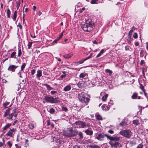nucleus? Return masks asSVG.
Instances as JSON below:
<instances>
[{
  "label": "nucleus",
  "mask_w": 148,
  "mask_h": 148,
  "mask_svg": "<svg viewBox=\"0 0 148 148\" xmlns=\"http://www.w3.org/2000/svg\"><path fill=\"white\" fill-rule=\"evenodd\" d=\"M92 55V53H91L90 54V55L89 56H88L87 57L83 59L82 60H81L79 61V62H78V63L80 64L83 63L85 61L91 58Z\"/></svg>",
  "instance_id": "9d476101"
},
{
  "label": "nucleus",
  "mask_w": 148,
  "mask_h": 148,
  "mask_svg": "<svg viewBox=\"0 0 148 148\" xmlns=\"http://www.w3.org/2000/svg\"><path fill=\"white\" fill-rule=\"evenodd\" d=\"M108 96V94H106L105 95L103 96L102 98V101H106Z\"/></svg>",
  "instance_id": "412c9836"
},
{
  "label": "nucleus",
  "mask_w": 148,
  "mask_h": 148,
  "mask_svg": "<svg viewBox=\"0 0 148 148\" xmlns=\"http://www.w3.org/2000/svg\"><path fill=\"white\" fill-rule=\"evenodd\" d=\"M109 109H110L109 107V106H107L106 107V108H105V110H109Z\"/></svg>",
  "instance_id": "0e129e2a"
},
{
  "label": "nucleus",
  "mask_w": 148,
  "mask_h": 148,
  "mask_svg": "<svg viewBox=\"0 0 148 148\" xmlns=\"http://www.w3.org/2000/svg\"><path fill=\"white\" fill-rule=\"evenodd\" d=\"M120 125L121 126H123L126 125V123L125 122L123 121L120 124Z\"/></svg>",
  "instance_id": "a18cd8bd"
},
{
  "label": "nucleus",
  "mask_w": 148,
  "mask_h": 148,
  "mask_svg": "<svg viewBox=\"0 0 148 148\" xmlns=\"http://www.w3.org/2000/svg\"><path fill=\"white\" fill-rule=\"evenodd\" d=\"M135 44L136 46H138L139 43L138 42H136L135 43Z\"/></svg>",
  "instance_id": "774afa93"
},
{
  "label": "nucleus",
  "mask_w": 148,
  "mask_h": 148,
  "mask_svg": "<svg viewBox=\"0 0 148 148\" xmlns=\"http://www.w3.org/2000/svg\"><path fill=\"white\" fill-rule=\"evenodd\" d=\"M119 134L125 137L129 138L131 137L132 133L129 130H125L121 131Z\"/></svg>",
  "instance_id": "423d86ee"
},
{
  "label": "nucleus",
  "mask_w": 148,
  "mask_h": 148,
  "mask_svg": "<svg viewBox=\"0 0 148 148\" xmlns=\"http://www.w3.org/2000/svg\"><path fill=\"white\" fill-rule=\"evenodd\" d=\"M16 130L14 128L10 129L9 130L7 133L5 135L8 136L10 137H13L15 134V130Z\"/></svg>",
  "instance_id": "0eeeda50"
},
{
  "label": "nucleus",
  "mask_w": 148,
  "mask_h": 148,
  "mask_svg": "<svg viewBox=\"0 0 148 148\" xmlns=\"http://www.w3.org/2000/svg\"><path fill=\"white\" fill-rule=\"evenodd\" d=\"M16 7L17 8V9H18V8L20 6V3H17L16 2Z\"/></svg>",
  "instance_id": "6e6d98bb"
},
{
  "label": "nucleus",
  "mask_w": 148,
  "mask_h": 148,
  "mask_svg": "<svg viewBox=\"0 0 148 148\" xmlns=\"http://www.w3.org/2000/svg\"><path fill=\"white\" fill-rule=\"evenodd\" d=\"M32 43H33L32 42H29L28 43V44L27 45L28 46V49H30L31 48V47L32 45Z\"/></svg>",
  "instance_id": "79ce46f5"
},
{
  "label": "nucleus",
  "mask_w": 148,
  "mask_h": 148,
  "mask_svg": "<svg viewBox=\"0 0 148 148\" xmlns=\"http://www.w3.org/2000/svg\"><path fill=\"white\" fill-rule=\"evenodd\" d=\"M138 35L136 33H134V34L133 35V37L135 39H136L137 38Z\"/></svg>",
  "instance_id": "49530a36"
},
{
  "label": "nucleus",
  "mask_w": 148,
  "mask_h": 148,
  "mask_svg": "<svg viewBox=\"0 0 148 148\" xmlns=\"http://www.w3.org/2000/svg\"><path fill=\"white\" fill-rule=\"evenodd\" d=\"M63 36V32H62V33H61L60 35V36L59 37V38L61 39L62 38Z\"/></svg>",
  "instance_id": "5fc2aeb1"
},
{
  "label": "nucleus",
  "mask_w": 148,
  "mask_h": 148,
  "mask_svg": "<svg viewBox=\"0 0 148 148\" xmlns=\"http://www.w3.org/2000/svg\"><path fill=\"white\" fill-rule=\"evenodd\" d=\"M29 128L31 129H33L34 127V125L32 124H30L29 125Z\"/></svg>",
  "instance_id": "8fccbe9b"
},
{
  "label": "nucleus",
  "mask_w": 148,
  "mask_h": 148,
  "mask_svg": "<svg viewBox=\"0 0 148 148\" xmlns=\"http://www.w3.org/2000/svg\"><path fill=\"white\" fill-rule=\"evenodd\" d=\"M73 148H82L80 147L78 145H75L73 147Z\"/></svg>",
  "instance_id": "052dcab7"
},
{
  "label": "nucleus",
  "mask_w": 148,
  "mask_h": 148,
  "mask_svg": "<svg viewBox=\"0 0 148 148\" xmlns=\"http://www.w3.org/2000/svg\"><path fill=\"white\" fill-rule=\"evenodd\" d=\"M18 27L20 28L21 29H22V25L20 23H19L18 24Z\"/></svg>",
  "instance_id": "603ef678"
},
{
  "label": "nucleus",
  "mask_w": 148,
  "mask_h": 148,
  "mask_svg": "<svg viewBox=\"0 0 148 148\" xmlns=\"http://www.w3.org/2000/svg\"><path fill=\"white\" fill-rule=\"evenodd\" d=\"M79 138H83V134L81 132H80L79 133Z\"/></svg>",
  "instance_id": "de8ad7c7"
},
{
  "label": "nucleus",
  "mask_w": 148,
  "mask_h": 148,
  "mask_svg": "<svg viewBox=\"0 0 148 148\" xmlns=\"http://www.w3.org/2000/svg\"><path fill=\"white\" fill-rule=\"evenodd\" d=\"M44 100L46 102L51 103H57L60 102V101L57 99L56 98H54L51 96H45Z\"/></svg>",
  "instance_id": "7ed1b4c3"
},
{
  "label": "nucleus",
  "mask_w": 148,
  "mask_h": 148,
  "mask_svg": "<svg viewBox=\"0 0 148 148\" xmlns=\"http://www.w3.org/2000/svg\"><path fill=\"white\" fill-rule=\"evenodd\" d=\"M11 125V124L10 123H8L7 124L3 127V131H4L6 130L8 128H9Z\"/></svg>",
  "instance_id": "dca6fc26"
},
{
  "label": "nucleus",
  "mask_w": 148,
  "mask_h": 148,
  "mask_svg": "<svg viewBox=\"0 0 148 148\" xmlns=\"http://www.w3.org/2000/svg\"><path fill=\"white\" fill-rule=\"evenodd\" d=\"M90 147L91 148H101L99 146L97 145H90Z\"/></svg>",
  "instance_id": "473e14b6"
},
{
  "label": "nucleus",
  "mask_w": 148,
  "mask_h": 148,
  "mask_svg": "<svg viewBox=\"0 0 148 148\" xmlns=\"http://www.w3.org/2000/svg\"><path fill=\"white\" fill-rule=\"evenodd\" d=\"M7 144L9 146L10 148H11L12 145V143H11L10 141H8L7 142Z\"/></svg>",
  "instance_id": "58836bf2"
},
{
  "label": "nucleus",
  "mask_w": 148,
  "mask_h": 148,
  "mask_svg": "<svg viewBox=\"0 0 148 148\" xmlns=\"http://www.w3.org/2000/svg\"><path fill=\"white\" fill-rule=\"evenodd\" d=\"M104 136L103 134H99L96 137V138L100 140H103Z\"/></svg>",
  "instance_id": "f8f14e48"
},
{
  "label": "nucleus",
  "mask_w": 148,
  "mask_h": 148,
  "mask_svg": "<svg viewBox=\"0 0 148 148\" xmlns=\"http://www.w3.org/2000/svg\"><path fill=\"white\" fill-rule=\"evenodd\" d=\"M144 63V61L143 60H141L140 61V64L142 65Z\"/></svg>",
  "instance_id": "bf43d9fd"
},
{
  "label": "nucleus",
  "mask_w": 148,
  "mask_h": 148,
  "mask_svg": "<svg viewBox=\"0 0 148 148\" xmlns=\"http://www.w3.org/2000/svg\"><path fill=\"white\" fill-rule=\"evenodd\" d=\"M17 11H15L14 12V14L13 15V17L12 18V19L14 21H15L16 20V17H17Z\"/></svg>",
  "instance_id": "6ab92c4d"
},
{
  "label": "nucleus",
  "mask_w": 148,
  "mask_h": 148,
  "mask_svg": "<svg viewBox=\"0 0 148 148\" xmlns=\"http://www.w3.org/2000/svg\"><path fill=\"white\" fill-rule=\"evenodd\" d=\"M77 131L75 130H73L72 127L68 128L66 132H63L64 135L68 137H72L77 134Z\"/></svg>",
  "instance_id": "f03ea898"
},
{
  "label": "nucleus",
  "mask_w": 148,
  "mask_h": 148,
  "mask_svg": "<svg viewBox=\"0 0 148 148\" xmlns=\"http://www.w3.org/2000/svg\"><path fill=\"white\" fill-rule=\"evenodd\" d=\"M10 110L11 109L10 108H8L4 112V114L3 116V117H5L7 116L8 115L10 114Z\"/></svg>",
  "instance_id": "ddd939ff"
},
{
  "label": "nucleus",
  "mask_w": 148,
  "mask_h": 148,
  "mask_svg": "<svg viewBox=\"0 0 148 148\" xmlns=\"http://www.w3.org/2000/svg\"><path fill=\"white\" fill-rule=\"evenodd\" d=\"M10 102L6 101L3 103V106L5 108H6L8 107V106L9 105Z\"/></svg>",
  "instance_id": "4be33fe9"
},
{
  "label": "nucleus",
  "mask_w": 148,
  "mask_h": 148,
  "mask_svg": "<svg viewBox=\"0 0 148 148\" xmlns=\"http://www.w3.org/2000/svg\"><path fill=\"white\" fill-rule=\"evenodd\" d=\"M125 49L126 50H128L129 49V47L128 46H126L125 47Z\"/></svg>",
  "instance_id": "4d7b16f0"
},
{
  "label": "nucleus",
  "mask_w": 148,
  "mask_h": 148,
  "mask_svg": "<svg viewBox=\"0 0 148 148\" xmlns=\"http://www.w3.org/2000/svg\"><path fill=\"white\" fill-rule=\"evenodd\" d=\"M73 56L72 54L71 53L64 55V57L65 58H69Z\"/></svg>",
  "instance_id": "a211bd4d"
},
{
  "label": "nucleus",
  "mask_w": 148,
  "mask_h": 148,
  "mask_svg": "<svg viewBox=\"0 0 148 148\" xmlns=\"http://www.w3.org/2000/svg\"><path fill=\"white\" fill-rule=\"evenodd\" d=\"M104 135L107 137V139L112 141V139L113 138V137H112L111 136H108L106 134H105Z\"/></svg>",
  "instance_id": "2f4dec72"
},
{
  "label": "nucleus",
  "mask_w": 148,
  "mask_h": 148,
  "mask_svg": "<svg viewBox=\"0 0 148 148\" xmlns=\"http://www.w3.org/2000/svg\"><path fill=\"white\" fill-rule=\"evenodd\" d=\"M108 132L111 134H112L114 133V132L112 130H109L108 131Z\"/></svg>",
  "instance_id": "13d9d810"
},
{
  "label": "nucleus",
  "mask_w": 148,
  "mask_h": 148,
  "mask_svg": "<svg viewBox=\"0 0 148 148\" xmlns=\"http://www.w3.org/2000/svg\"><path fill=\"white\" fill-rule=\"evenodd\" d=\"M6 13L7 16V17L9 18H10V14H11V12L10 10L9 9H8L7 10Z\"/></svg>",
  "instance_id": "a878e982"
},
{
  "label": "nucleus",
  "mask_w": 148,
  "mask_h": 148,
  "mask_svg": "<svg viewBox=\"0 0 148 148\" xmlns=\"http://www.w3.org/2000/svg\"><path fill=\"white\" fill-rule=\"evenodd\" d=\"M140 88L143 90V91H144L145 90L144 89V87L143 85L141 84H140Z\"/></svg>",
  "instance_id": "c03bdc74"
},
{
  "label": "nucleus",
  "mask_w": 148,
  "mask_h": 148,
  "mask_svg": "<svg viewBox=\"0 0 148 148\" xmlns=\"http://www.w3.org/2000/svg\"><path fill=\"white\" fill-rule=\"evenodd\" d=\"M78 98L80 101L82 103L88 102L89 101V99L84 95L83 93H81L78 94Z\"/></svg>",
  "instance_id": "39448f33"
},
{
  "label": "nucleus",
  "mask_w": 148,
  "mask_h": 148,
  "mask_svg": "<svg viewBox=\"0 0 148 148\" xmlns=\"http://www.w3.org/2000/svg\"><path fill=\"white\" fill-rule=\"evenodd\" d=\"M133 123L135 125H138L140 124L138 120H134L133 121Z\"/></svg>",
  "instance_id": "bb28decb"
},
{
  "label": "nucleus",
  "mask_w": 148,
  "mask_h": 148,
  "mask_svg": "<svg viewBox=\"0 0 148 148\" xmlns=\"http://www.w3.org/2000/svg\"><path fill=\"white\" fill-rule=\"evenodd\" d=\"M109 143L112 147H119L120 144L117 142L110 141L109 142Z\"/></svg>",
  "instance_id": "6e6552de"
},
{
  "label": "nucleus",
  "mask_w": 148,
  "mask_h": 148,
  "mask_svg": "<svg viewBox=\"0 0 148 148\" xmlns=\"http://www.w3.org/2000/svg\"><path fill=\"white\" fill-rule=\"evenodd\" d=\"M35 69H32L31 71V74L32 75H33L35 73Z\"/></svg>",
  "instance_id": "3c124183"
},
{
  "label": "nucleus",
  "mask_w": 148,
  "mask_h": 148,
  "mask_svg": "<svg viewBox=\"0 0 148 148\" xmlns=\"http://www.w3.org/2000/svg\"><path fill=\"white\" fill-rule=\"evenodd\" d=\"M15 146L16 148H21V147L20 145H18L17 144L15 145Z\"/></svg>",
  "instance_id": "864d4df0"
},
{
  "label": "nucleus",
  "mask_w": 148,
  "mask_h": 148,
  "mask_svg": "<svg viewBox=\"0 0 148 148\" xmlns=\"http://www.w3.org/2000/svg\"><path fill=\"white\" fill-rule=\"evenodd\" d=\"M42 14V13L40 11H39L38 13V15L39 16H40Z\"/></svg>",
  "instance_id": "69168bd1"
},
{
  "label": "nucleus",
  "mask_w": 148,
  "mask_h": 148,
  "mask_svg": "<svg viewBox=\"0 0 148 148\" xmlns=\"http://www.w3.org/2000/svg\"><path fill=\"white\" fill-rule=\"evenodd\" d=\"M22 54V52L21 49H18V56L20 57V56Z\"/></svg>",
  "instance_id": "c9c22d12"
},
{
  "label": "nucleus",
  "mask_w": 148,
  "mask_h": 148,
  "mask_svg": "<svg viewBox=\"0 0 148 148\" xmlns=\"http://www.w3.org/2000/svg\"><path fill=\"white\" fill-rule=\"evenodd\" d=\"M96 119L98 120H102V117L99 114H97L96 115Z\"/></svg>",
  "instance_id": "c85d7f7f"
},
{
  "label": "nucleus",
  "mask_w": 148,
  "mask_h": 148,
  "mask_svg": "<svg viewBox=\"0 0 148 148\" xmlns=\"http://www.w3.org/2000/svg\"><path fill=\"white\" fill-rule=\"evenodd\" d=\"M42 72L40 70H38L37 71V74H36V77L37 78H39L42 76Z\"/></svg>",
  "instance_id": "2eb2a0df"
},
{
  "label": "nucleus",
  "mask_w": 148,
  "mask_h": 148,
  "mask_svg": "<svg viewBox=\"0 0 148 148\" xmlns=\"http://www.w3.org/2000/svg\"><path fill=\"white\" fill-rule=\"evenodd\" d=\"M105 72L107 73H109V75L110 76L111 75L112 73V71L109 69H106Z\"/></svg>",
  "instance_id": "7c9ffc66"
},
{
  "label": "nucleus",
  "mask_w": 148,
  "mask_h": 148,
  "mask_svg": "<svg viewBox=\"0 0 148 148\" xmlns=\"http://www.w3.org/2000/svg\"><path fill=\"white\" fill-rule=\"evenodd\" d=\"M18 67V66L14 65H10L8 69V70L12 72H14L15 69Z\"/></svg>",
  "instance_id": "1a4fd4ad"
},
{
  "label": "nucleus",
  "mask_w": 148,
  "mask_h": 148,
  "mask_svg": "<svg viewBox=\"0 0 148 148\" xmlns=\"http://www.w3.org/2000/svg\"><path fill=\"white\" fill-rule=\"evenodd\" d=\"M14 115V114H13V113H12L8 115V116L7 117V119L8 120H9L11 119H12Z\"/></svg>",
  "instance_id": "5701e85b"
},
{
  "label": "nucleus",
  "mask_w": 148,
  "mask_h": 148,
  "mask_svg": "<svg viewBox=\"0 0 148 148\" xmlns=\"http://www.w3.org/2000/svg\"><path fill=\"white\" fill-rule=\"evenodd\" d=\"M77 86L79 88H81L83 86V83L82 82H79L77 84Z\"/></svg>",
  "instance_id": "aec40b11"
},
{
  "label": "nucleus",
  "mask_w": 148,
  "mask_h": 148,
  "mask_svg": "<svg viewBox=\"0 0 148 148\" xmlns=\"http://www.w3.org/2000/svg\"><path fill=\"white\" fill-rule=\"evenodd\" d=\"M120 139V137H118L116 136L113 137V138L112 139V141H117L119 140Z\"/></svg>",
  "instance_id": "b1692460"
},
{
  "label": "nucleus",
  "mask_w": 148,
  "mask_h": 148,
  "mask_svg": "<svg viewBox=\"0 0 148 148\" xmlns=\"http://www.w3.org/2000/svg\"><path fill=\"white\" fill-rule=\"evenodd\" d=\"M16 53L15 52H13L10 55V57L12 58H16Z\"/></svg>",
  "instance_id": "393cba45"
},
{
  "label": "nucleus",
  "mask_w": 148,
  "mask_h": 148,
  "mask_svg": "<svg viewBox=\"0 0 148 148\" xmlns=\"http://www.w3.org/2000/svg\"><path fill=\"white\" fill-rule=\"evenodd\" d=\"M135 29L134 26L133 27L132 29L130 30V31L129 34L131 35H132V33L133 32V31L135 30Z\"/></svg>",
  "instance_id": "72a5a7b5"
},
{
  "label": "nucleus",
  "mask_w": 148,
  "mask_h": 148,
  "mask_svg": "<svg viewBox=\"0 0 148 148\" xmlns=\"http://www.w3.org/2000/svg\"><path fill=\"white\" fill-rule=\"evenodd\" d=\"M137 97V93H134L132 96V98L133 99H136Z\"/></svg>",
  "instance_id": "c756f323"
},
{
  "label": "nucleus",
  "mask_w": 148,
  "mask_h": 148,
  "mask_svg": "<svg viewBox=\"0 0 148 148\" xmlns=\"http://www.w3.org/2000/svg\"><path fill=\"white\" fill-rule=\"evenodd\" d=\"M102 54L100 53H100L99 54H98L97 55V56L96 57L97 58L100 57Z\"/></svg>",
  "instance_id": "680f3d73"
},
{
  "label": "nucleus",
  "mask_w": 148,
  "mask_h": 148,
  "mask_svg": "<svg viewBox=\"0 0 148 148\" xmlns=\"http://www.w3.org/2000/svg\"><path fill=\"white\" fill-rule=\"evenodd\" d=\"M66 75H62L60 76V77L61 78H63L64 77H66Z\"/></svg>",
  "instance_id": "338daca9"
},
{
  "label": "nucleus",
  "mask_w": 148,
  "mask_h": 148,
  "mask_svg": "<svg viewBox=\"0 0 148 148\" xmlns=\"http://www.w3.org/2000/svg\"><path fill=\"white\" fill-rule=\"evenodd\" d=\"M51 94L52 95H53L57 93V91H55L52 90L51 92Z\"/></svg>",
  "instance_id": "09e8293b"
},
{
  "label": "nucleus",
  "mask_w": 148,
  "mask_h": 148,
  "mask_svg": "<svg viewBox=\"0 0 148 148\" xmlns=\"http://www.w3.org/2000/svg\"><path fill=\"white\" fill-rule=\"evenodd\" d=\"M3 142H0V147H5V140L4 138H3L2 139Z\"/></svg>",
  "instance_id": "f3484780"
},
{
  "label": "nucleus",
  "mask_w": 148,
  "mask_h": 148,
  "mask_svg": "<svg viewBox=\"0 0 148 148\" xmlns=\"http://www.w3.org/2000/svg\"><path fill=\"white\" fill-rule=\"evenodd\" d=\"M85 132L87 135H92L93 134V131L92 130H90L88 129H87L85 131Z\"/></svg>",
  "instance_id": "4468645a"
},
{
  "label": "nucleus",
  "mask_w": 148,
  "mask_h": 148,
  "mask_svg": "<svg viewBox=\"0 0 148 148\" xmlns=\"http://www.w3.org/2000/svg\"><path fill=\"white\" fill-rule=\"evenodd\" d=\"M94 26V22L91 19H88L84 24L82 25L81 27L84 31L89 32L92 30Z\"/></svg>",
  "instance_id": "f257e3e1"
},
{
  "label": "nucleus",
  "mask_w": 148,
  "mask_h": 148,
  "mask_svg": "<svg viewBox=\"0 0 148 148\" xmlns=\"http://www.w3.org/2000/svg\"><path fill=\"white\" fill-rule=\"evenodd\" d=\"M62 111L67 112L68 111V109L66 107H62Z\"/></svg>",
  "instance_id": "37998d69"
},
{
  "label": "nucleus",
  "mask_w": 148,
  "mask_h": 148,
  "mask_svg": "<svg viewBox=\"0 0 148 148\" xmlns=\"http://www.w3.org/2000/svg\"><path fill=\"white\" fill-rule=\"evenodd\" d=\"M71 89V86L69 85H68L64 87L63 90L65 92H67L70 90Z\"/></svg>",
  "instance_id": "9b49d317"
},
{
  "label": "nucleus",
  "mask_w": 148,
  "mask_h": 148,
  "mask_svg": "<svg viewBox=\"0 0 148 148\" xmlns=\"http://www.w3.org/2000/svg\"><path fill=\"white\" fill-rule=\"evenodd\" d=\"M26 64L25 63H23L21 66V70L22 71L25 68Z\"/></svg>",
  "instance_id": "f704fd0d"
},
{
  "label": "nucleus",
  "mask_w": 148,
  "mask_h": 148,
  "mask_svg": "<svg viewBox=\"0 0 148 148\" xmlns=\"http://www.w3.org/2000/svg\"><path fill=\"white\" fill-rule=\"evenodd\" d=\"M44 85L46 87L48 90H50V88L51 86L49 85H48L47 84H44Z\"/></svg>",
  "instance_id": "ea45409f"
},
{
  "label": "nucleus",
  "mask_w": 148,
  "mask_h": 148,
  "mask_svg": "<svg viewBox=\"0 0 148 148\" xmlns=\"http://www.w3.org/2000/svg\"><path fill=\"white\" fill-rule=\"evenodd\" d=\"M55 112V110L53 108H51L50 109L49 112L51 114H53Z\"/></svg>",
  "instance_id": "a19ab883"
},
{
  "label": "nucleus",
  "mask_w": 148,
  "mask_h": 148,
  "mask_svg": "<svg viewBox=\"0 0 148 148\" xmlns=\"http://www.w3.org/2000/svg\"><path fill=\"white\" fill-rule=\"evenodd\" d=\"M18 123V121L17 120H16L12 124L13 125H17Z\"/></svg>",
  "instance_id": "4c0bfd02"
},
{
  "label": "nucleus",
  "mask_w": 148,
  "mask_h": 148,
  "mask_svg": "<svg viewBox=\"0 0 148 148\" xmlns=\"http://www.w3.org/2000/svg\"><path fill=\"white\" fill-rule=\"evenodd\" d=\"M18 75H19V77L21 78H22L23 77L22 76L21 74L20 73V72H19L18 73Z\"/></svg>",
  "instance_id": "e2e57ef3"
},
{
  "label": "nucleus",
  "mask_w": 148,
  "mask_h": 148,
  "mask_svg": "<svg viewBox=\"0 0 148 148\" xmlns=\"http://www.w3.org/2000/svg\"><path fill=\"white\" fill-rule=\"evenodd\" d=\"M86 75L87 74L86 73H82L80 74L79 77L80 78H83L86 76Z\"/></svg>",
  "instance_id": "cd10ccee"
},
{
  "label": "nucleus",
  "mask_w": 148,
  "mask_h": 148,
  "mask_svg": "<svg viewBox=\"0 0 148 148\" xmlns=\"http://www.w3.org/2000/svg\"><path fill=\"white\" fill-rule=\"evenodd\" d=\"M75 124L77 125L78 127L80 128H86L89 127V125L86 122L80 121H76Z\"/></svg>",
  "instance_id": "20e7f679"
},
{
  "label": "nucleus",
  "mask_w": 148,
  "mask_h": 148,
  "mask_svg": "<svg viewBox=\"0 0 148 148\" xmlns=\"http://www.w3.org/2000/svg\"><path fill=\"white\" fill-rule=\"evenodd\" d=\"M98 0H91L90 1V3L92 4H97V2Z\"/></svg>",
  "instance_id": "e433bc0d"
}]
</instances>
